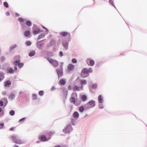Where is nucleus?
I'll return each instance as SVG.
<instances>
[{
    "label": "nucleus",
    "mask_w": 147,
    "mask_h": 147,
    "mask_svg": "<svg viewBox=\"0 0 147 147\" xmlns=\"http://www.w3.org/2000/svg\"><path fill=\"white\" fill-rule=\"evenodd\" d=\"M92 68H90L89 69L86 68H84L82 70V74L81 75V76L82 78H84L87 77L88 75L86 76L84 75V74H87L89 73H92Z\"/></svg>",
    "instance_id": "1"
},
{
    "label": "nucleus",
    "mask_w": 147,
    "mask_h": 147,
    "mask_svg": "<svg viewBox=\"0 0 147 147\" xmlns=\"http://www.w3.org/2000/svg\"><path fill=\"white\" fill-rule=\"evenodd\" d=\"M47 59L49 62L55 67H56L58 66V63L56 60L49 58H48Z\"/></svg>",
    "instance_id": "2"
},
{
    "label": "nucleus",
    "mask_w": 147,
    "mask_h": 147,
    "mask_svg": "<svg viewBox=\"0 0 147 147\" xmlns=\"http://www.w3.org/2000/svg\"><path fill=\"white\" fill-rule=\"evenodd\" d=\"M12 139L14 142L18 144H23L21 140L16 136H12L11 137Z\"/></svg>",
    "instance_id": "3"
},
{
    "label": "nucleus",
    "mask_w": 147,
    "mask_h": 147,
    "mask_svg": "<svg viewBox=\"0 0 147 147\" xmlns=\"http://www.w3.org/2000/svg\"><path fill=\"white\" fill-rule=\"evenodd\" d=\"M73 96H74L75 97H76L77 96V94L76 93L74 94H73L70 100L71 102L73 103L74 104H75L76 102V98L74 97Z\"/></svg>",
    "instance_id": "4"
},
{
    "label": "nucleus",
    "mask_w": 147,
    "mask_h": 147,
    "mask_svg": "<svg viewBox=\"0 0 147 147\" xmlns=\"http://www.w3.org/2000/svg\"><path fill=\"white\" fill-rule=\"evenodd\" d=\"M86 62L89 65L91 66H93L94 63V61L90 59H87L86 60Z\"/></svg>",
    "instance_id": "5"
},
{
    "label": "nucleus",
    "mask_w": 147,
    "mask_h": 147,
    "mask_svg": "<svg viewBox=\"0 0 147 147\" xmlns=\"http://www.w3.org/2000/svg\"><path fill=\"white\" fill-rule=\"evenodd\" d=\"M95 101L92 100L90 101L87 103L89 107H93L95 106Z\"/></svg>",
    "instance_id": "6"
},
{
    "label": "nucleus",
    "mask_w": 147,
    "mask_h": 147,
    "mask_svg": "<svg viewBox=\"0 0 147 147\" xmlns=\"http://www.w3.org/2000/svg\"><path fill=\"white\" fill-rule=\"evenodd\" d=\"M57 71L59 77L62 76L63 74V69L62 68L60 69L57 68Z\"/></svg>",
    "instance_id": "7"
},
{
    "label": "nucleus",
    "mask_w": 147,
    "mask_h": 147,
    "mask_svg": "<svg viewBox=\"0 0 147 147\" xmlns=\"http://www.w3.org/2000/svg\"><path fill=\"white\" fill-rule=\"evenodd\" d=\"M60 35L63 36H67L69 37L70 36V34L69 33L65 32H62L60 33Z\"/></svg>",
    "instance_id": "8"
},
{
    "label": "nucleus",
    "mask_w": 147,
    "mask_h": 147,
    "mask_svg": "<svg viewBox=\"0 0 147 147\" xmlns=\"http://www.w3.org/2000/svg\"><path fill=\"white\" fill-rule=\"evenodd\" d=\"M98 102L100 103H102L103 102V98L102 96L100 95L99 96L98 98Z\"/></svg>",
    "instance_id": "9"
},
{
    "label": "nucleus",
    "mask_w": 147,
    "mask_h": 147,
    "mask_svg": "<svg viewBox=\"0 0 147 147\" xmlns=\"http://www.w3.org/2000/svg\"><path fill=\"white\" fill-rule=\"evenodd\" d=\"M11 85V82L10 81H7L5 82V86L9 87Z\"/></svg>",
    "instance_id": "10"
},
{
    "label": "nucleus",
    "mask_w": 147,
    "mask_h": 147,
    "mask_svg": "<svg viewBox=\"0 0 147 147\" xmlns=\"http://www.w3.org/2000/svg\"><path fill=\"white\" fill-rule=\"evenodd\" d=\"M40 140L42 141H46L48 140L47 139V137L45 136L42 135L41 137Z\"/></svg>",
    "instance_id": "11"
},
{
    "label": "nucleus",
    "mask_w": 147,
    "mask_h": 147,
    "mask_svg": "<svg viewBox=\"0 0 147 147\" xmlns=\"http://www.w3.org/2000/svg\"><path fill=\"white\" fill-rule=\"evenodd\" d=\"M74 66L71 64H69L68 66V69L69 70H71L74 69Z\"/></svg>",
    "instance_id": "12"
},
{
    "label": "nucleus",
    "mask_w": 147,
    "mask_h": 147,
    "mask_svg": "<svg viewBox=\"0 0 147 147\" xmlns=\"http://www.w3.org/2000/svg\"><path fill=\"white\" fill-rule=\"evenodd\" d=\"M40 32V30L39 28H36L35 30H34L33 31V33L34 34H36Z\"/></svg>",
    "instance_id": "13"
},
{
    "label": "nucleus",
    "mask_w": 147,
    "mask_h": 147,
    "mask_svg": "<svg viewBox=\"0 0 147 147\" xmlns=\"http://www.w3.org/2000/svg\"><path fill=\"white\" fill-rule=\"evenodd\" d=\"M74 91H80V90L79 88L77 86H74L72 88Z\"/></svg>",
    "instance_id": "14"
},
{
    "label": "nucleus",
    "mask_w": 147,
    "mask_h": 147,
    "mask_svg": "<svg viewBox=\"0 0 147 147\" xmlns=\"http://www.w3.org/2000/svg\"><path fill=\"white\" fill-rule=\"evenodd\" d=\"M62 85H64L66 83L65 81L63 79H61L59 82Z\"/></svg>",
    "instance_id": "15"
},
{
    "label": "nucleus",
    "mask_w": 147,
    "mask_h": 147,
    "mask_svg": "<svg viewBox=\"0 0 147 147\" xmlns=\"http://www.w3.org/2000/svg\"><path fill=\"white\" fill-rule=\"evenodd\" d=\"M73 115L74 117L77 118L79 117V114L77 112L75 111Z\"/></svg>",
    "instance_id": "16"
},
{
    "label": "nucleus",
    "mask_w": 147,
    "mask_h": 147,
    "mask_svg": "<svg viewBox=\"0 0 147 147\" xmlns=\"http://www.w3.org/2000/svg\"><path fill=\"white\" fill-rule=\"evenodd\" d=\"M30 34V32L28 30L26 31L24 33V35L25 36H28Z\"/></svg>",
    "instance_id": "17"
},
{
    "label": "nucleus",
    "mask_w": 147,
    "mask_h": 147,
    "mask_svg": "<svg viewBox=\"0 0 147 147\" xmlns=\"http://www.w3.org/2000/svg\"><path fill=\"white\" fill-rule=\"evenodd\" d=\"M8 72L10 74H13L14 73V70L11 68H9L8 70Z\"/></svg>",
    "instance_id": "18"
},
{
    "label": "nucleus",
    "mask_w": 147,
    "mask_h": 147,
    "mask_svg": "<svg viewBox=\"0 0 147 147\" xmlns=\"http://www.w3.org/2000/svg\"><path fill=\"white\" fill-rule=\"evenodd\" d=\"M15 97V95L13 94H11L9 96V98L12 100Z\"/></svg>",
    "instance_id": "19"
},
{
    "label": "nucleus",
    "mask_w": 147,
    "mask_h": 147,
    "mask_svg": "<svg viewBox=\"0 0 147 147\" xmlns=\"http://www.w3.org/2000/svg\"><path fill=\"white\" fill-rule=\"evenodd\" d=\"M35 54V53L34 51H32L29 53V55L30 57H32Z\"/></svg>",
    "instance_id": "20"
},
{
    "label": "nucleus",
    "mask_w": 147,
    "mask_h": 147,
    "mask_svg": "<svg viewBox=\"0 0 147 147\" xmlns=\"http://www.w3.org/2000/svg\"><path fill=\"white\" fill-rule=\"evenodd\" d=\"M84 109V107L83 106L80 107L79 109V111L81 112H82L83 111Z\"/></svg>",
    "instance_id": "21"
},
{
    "label": "nucleus",
    "mask_w": 147,
    "mask_h": 147,
    "mask_svg": "<svg viewBox=\"0 0 147 147\" xmlns=\"http://www.w3.org/2000/svg\"><path fill=\"white\" fill-rule=\"evenodd\" d=\"M82 100L83 101H85L87 99V97L86 95H83L82 96Z\"/></svg>",
    "instance_id": "22"
},
{
    "label": "nucleus",
    "mask_w": 147,
    "mask_h": 147,
    "mask_svg": "<svg viewBox=\"0 0 147 147\" xmlns=\"http://www.w3.org/2000/svg\"><path fill=\"white\" fill-rule=\"evenodd\" d=\"M26 24L27 26H30L32 25V23L30 21H27Z\"/></svg>",
    "instance_id": "23"
},
{
    "label": "nucleus",
    "mask_w": 147,
    "mask_h": 147,
    "mask_svg": "<svg viewBox=\"0 0 147 147\" xmlns=\"http://www.w3.org/2000/svg\"><path fill=\"white\" fill-rule=\"evenodd\" d=\"M81 84L82 85L85 84L86 83V80H81Z\"/></svg>",
    "instance_id": "24"
},
{
    "label": "nucleus",
    "mask_w": 147,
    "mask_h": 147,
    "mask_svg": "<svg viewBox=\"0 0 147 147\" xmlns=\"http://www.w3.org/2000/svg\"><path fill=\"white\" fill-rule=\"evenodd\" d=\"M45 34H41L38 36V40H39L40 39H41L42 38L44 37L45 36Z\"/></svg>",
    "instance_id": "25"
},
{
    "label": "nucleus",
    "mask_w": 147,
    "mask_h": 147,
    "mask_svg": "<svg viewBox=\"0 0 147 147\" xmlns=\"http://www.w3.org/2000/svg\"><path fill=\"white\" fill-rule=\"evenodd\" d=\"M44 46V44L42 43V44H39L38 46V47L40 49H42V47Z\"/></svg>",
    "instance_id": "26"
},
{
    "label": "nucleus",
    "mask_w": 147,
    "mask_h": 147,
    "mask_svg": "<svg viewBox=\"0 0 147 147\" xmlns=\"http://www.w3.org/2000/svg\"><path fill=\"white\" fill-rule=\"evenodd\" d=\"M63 46L65 48L66 50L67 49L68 45V44L67 43H64Z\"/></svg>",
    "instance_id": "27"
},
{
    "label": "nucleus",
    "mask_w": 147,
    "mask_h": 147,
    "mask_svg": "<svg viewBox=\"0 0 147 147\" xmlns=\"http://www.w3.org/2000/svg\"><path fill=\"white\" fill-rule=\"evenodd\" d=\"M3 5L6 8H8L9 7V5L6 2H4Z\"/></svg>",
    "instance_id": "28"
},
{
    "label": "nucleus",
    "mask_w": 147,
    "mask_h": 147,
    "mask_svg": "<svg viewBox=\"0 0 147 147\" xmlns=\"http://www.w3.org/2000/svg\"><path fill=\"white\" fill-rule=\"evenodd\" d=\"M10 115L11 116H13L14 115L15 111L13 110L11 111L9 113Z\"/></svg>",
    "instance_id": "29"
},
{
    "label": "nucleus",
    "mask_w": 147,
    "mask_h": 147,
    "mask_svg": "<svg viewBox=\"0 0 147 147\" xmlns=\"http://www.w3.org/2000/svg\"><path fill=\"white\" fill-rule=\"evenodd\" d=\"M20 61L18 60L14 62V63L16 65H18V64L20 63Z\"/></svg>",
    "instance_id": "30"
},
{
    "label": "nucleus",
    "mask_w": 147,
    "mask_h": 147,
    "mask_svg": "<svg viewBox=\"0 0 147 147\" xmlns=\"http://www.w3.org/2000/svg\"><path fill=\"white\" fill-rule=\"evenodd\" d=\"M37 95L36 94H33L32 95L33 99L35 100L37 99Z\"/></svg>",
    "instance_id": "31"
},
{
    "label": "nucleus",
    "mask_w": 147,
    "mask_h": 147,
    "mask_svg": "<svg viewBox=\"0 0 147 147\" xmlns=\"http://www.w3.org/2000/svg\"><path fill=\"white\" fill-rule=\"evenodd\" d=\"M16 47V45H12L10 47V49L12 50V49L15 48Z\"/></svg>",
    "instance_id": "32"
},
{
    "label": "nucleus",
    "mask_w": 147,
    "mask_h": 147,
    "mask_svg": "<svg viewBox=\"0 0 147 147\" xmlns=\"http://www.w3.org/2000/svg\"><path fill=\"white\" fill-rule=\"evenodd\" d=\"M23 65L24 64L23 63H19V64H18V66L20 68H21L23 66Z\"/></svg>",
    "instance_id": "33"
},
{
    "label": "nucleus",
    "mask_w": 147,
    "mask_h": 147,
    "mask_svg": "<svg viewBox=\"0 0 147 147\" xmlns=\"http://www.w3.org/2000/svg\"><path fill=\"white\" fill-rule=\"evenodd\" d=\"M18 21L21 22H24V20L21 18H19L18 19Z\"/></svg>",
    "instance_id": "34"
},
{
    "label": "nucleus",
    "mask_w": 147,
    "mask_h": 147,
    "mask_svg": "<svg viewBox=\"0 0 147 147\" xmlns=\"http://www.w3.org/2000/svg\"><path fill=\"white\" fill-rule=\"evenodd\" d=\"M38 94L40 96H42L44 92L43 91H40L39 92Z\"/></svg>",
    "instance_id": "35"
},
{
    "label": "nucleus",
    "mask_w": 147,
    "mask_h": 147,
    "mask_svg": "<svg viewBox=\"0 0 147 147\" xmlns=\"http://www.w3.org/2000/svg\"><path fill=\"white\" fill-rule=\"evenodd\" d=\"M31 44V42L30 41H27L26 42V44L27 46H30Z\"/></svg>",
    "instance_id": "36"
},
{
    "label": "nucleus",
    "mask_w": 147,
    "mask_h": 147,
    "mask_svg": "<svg viewBox=\"0 0 147 147\" xmlns=\"http://www.w3.org/2000/svg\"><path fill=\"white\" fill-rule=\"evenodd\" d=\"M109 3L113 6H114V4L112 0H109Z\"/></svg>",
    "instance_id": "37"
},
{
    "label": "nucleus",
    "mask_w": 147,
    "mask_h": 147,
    "mask_svg": "<svg viewBox=\"0 0 147 147\" xmlns=\"http://www.w3.org/2000/svg\"><path fill=\"white\" fill-rule=\"evenodd\" d=\"M72 62L74 63H76L77 62V60L75 59H73L72 60Z\"/></svg>",
    "instance_id": "38"
},
{
    "label": "nucleus",
    "mask_w": 147,
    "mask_h": 147,
    "mask_svg": "<svg viewBox=\"0 0 147 147\" xmlns=\"http://www.w3.org/2000/svg\"><path fill=\"white\" fill-rule=\"evenodd\" d=\"M3 105V102L1 100H0V106L2 107Z\"/></svg>",
    "instance_id": "39"
},
{
    "label": "nucleus",
    "mask_w": 147,
    "mask_h": 147,
    "mask_svg": "<svg viewBox=\"0 0 147 147\" xmlns=\"http://www.w3.org/2000/svg\"><path fill=\"white\" fill-rule=\"evenodd\" d=\"M97 86V85L96 84H94L92 85V88L94 89H95L96 88Z\"/></svg>",
    "instance_id": "40"
},
{
    "label": "nucleus",
    "mask_w": 147,
    "mask_h": 147,
    "mask_svg": "<svg viewBox=\"0 0 147 147\" xmlns=\"http://www.w3.org/2000/svg\"><path fill=\"white\" fill-rule=\"evenodd\" d=\"M4 124L3 123H1L0 124V125L2 127H0V129H1L2 128V127L4 126Z\"/></svg>",
    "instance_id": "41"
},
{
    "label": "nucleus",
    "mask_w": 147,
    "mask_h": 147,
    "mask_svg": "<svg viewBox=\"0 0 147 147\" xmlns=\"http://www.w3.org/2000/svg\"><path fill=\"white\" fill-rule=\"evenodd\" d=\"M68 89L69 90H71L72 89V87L71 86V85H69L68 86Z\"/></svg>",
    "instance_id": "42"
},
{
    "label": "nucleus",
    "mask_w": 147,
    "mask_h": 147,
    "mask_svg": "<svg viewBox=\"0 0 147 147\" xmlns=\"http://www.w3.org/2000/svg\"><path fill=\"white\" fill-rule=\"evenodd\" d=\"M25 118H22L19 120V122H21L22 121H24L25 120Z\"/></svg>",
    "instance_id": "43"
},
{
    "label": "nucleus",
    "mask_w": 147,
    "mask_h": 147,
    "mask_svg": "<svg viewBox=\"0 0 147 147\" xmlns=\"http://www.w3.org/2000/svg\"><path fill=\"white\" fill-rule=\"evenodd\" d=\"M42 26V27L43 28V29H44L45 30L47 31V32L49 31L48 30L47 28H45V26Z\"/></svg>",
    "instance_id": "44"
},
{
    "label": "nucleus",
    "mask_w": 147,
    "mask_h": 147,
    "mask_svg": "<svg viewBox=\"0 0 147 147\" xmlns=\"http://www.w3.org/2000/svg\"><path fill=\"white\" fill-rule=\"evenodd\" d=\"M99 107L100 109H102L103 108V106L101 104H99Z\"/></svg>",
    "instance_id": "45"
},
{
    "label": "nucleus",
    "mask_w": 147,
    "mask_h": 147,
    "mask_svg": "<svg viewBox=\"0 0 147 147\" xmlns=\"http://www.w3.org/2000/svg\"><path fill=\"white\" fill-rule=\"evenodd\" d=\"M15 128V127H11V128L10 129V130L11 131H13L14 130V129Z\"/></svg>",
    "instance_id": "46"
},
{
    "label": "nucleus",
    "mask_w": 147,
    "mask_h": 147,
    "mask_svg": "<svg viewBox=\"0 0 147 147\" xmlns=\"http://www.w3.org/2000/svg\"><path fill=\"white\" fill-rule=\"evenodd\" d=\"M63 62H61L60 63V67H61V68H62V66H63Z\"/></svg>",
    "instance_id": "47"
},
{
    "label": "nucleus",
    "mask_w": 147,
    "mask_h": 147,
    "mask_svg": "<svg viewBox=\"0 0 147 147\" xmlns=\"http://www.w3.org/2000/svg\"><path fill=\"white\" fill-rule=\"evenodd\" d=\"M6 15L7 16H9L10 15V12L9 11L7 12L6 13Z\"/></svg>",
    "instance_id": "48"
},
{
    "label": "nucleus",
    "mask_w": 147,
    "mask_h": 147,
    "mask_svg": "<svg viewBox=\"0 0 147 147\" xmlns=\"http://www.w3.org/2000/svg\"><path fill=\"white\" fill-rule=\"evenodd\" d=\"M59 54L61 56H62L63 55V52L61 51H60L59 52Z\"/></svg>",
    "instance_id": "49"
},
{
    "label": "nucleus",
    "mask_w": 147,
    "mask_h": 147,
    "mask_svg": "<svg viewBox=\"0 0 147 147\" xmlns=\"http://www.w3.org/2000/svg\"><path fill=\"white\" fill-rule=\"evenodd\" d=\"M7 94V93L5 91H4V92H2V94L3 95H5L6 94Z\"/></svg>",
    "instance_id": "50"
},
{
    "label": "nucleus",
    "mask_w": 147,
    "mask_h": 147,
    "mask_svg": "<svg viewBox=\"0 0 147 147\" xmlns=\"http://www.w3.org/2000/svg\"><path fill=\"white\" fill-rule=\"evenodd\" d=\"M5 59L4 58V57H2L1 58V60L2 61H4Z\"/></svg>",
    "instance_id": "51"
},
{
    "label": "nucleus",
    "mask_w": 147,
    "mask_h": 147,
    "mask_svg": "<svg viewBox=\"0 0 147 147\" xmlns=\"http://www.w3.org/2000/svg\"><path fill=\"white\" fill-rule=\"evenodd\" d=\"M15 69L16 70H17V68L16 66H15Z\"/></svg>",
    "instance_id": "52"
},
{
    "label": "nucleus",
    "mask_w": 147,
    "mask_h": 147,
    "mask_svg": "<svg viewBox=\"0 0 147 147\" xmlns=\"http://www.w3.org/2000/svg\"><path fill=\"white\" fill-rule=\"evenodd\" d=\"M16 15L17 16H19V14L18 13H16Z\"/></svg>",
    "instance_id": "53"
},
{
    "label": "nucleus",
    "mask_w": 147,
    "mask_h": 147,
    "mask_svg": "<svg viewBox=\"0 0 147 147\" xmlns=\"http://www.w3.org/2000/svg\"><path fill=\"white\" fill-rule=\"evenodd\" d=\"M2 111L1 108L0 107V112H1Z\"/></svg>",
    "instance_id": "54"
},
{
    "label": "nucleus",
    "mask_w": 147,
    "mask_h": 147,
    "mask_svg": "<svg viewBox=\"0 0 147 147\" xmlns=\"http://www.w3.org/2000/svg\"><path fill=\"white\" fill-rule=\"evenodd\" d=\"M13 147H19V146H18L16 145L14 146Z\"/></svg>",
    "instance_id": "55"
},
{
    "label": "nucleus",
    "mask_w": 147,
    "mask_h": 147,
    "mask_svg": "<svg viewBox=\"0 0 147 147\" xmlns=\"http://www.w3.org/2000/svg\"><path fill=\"white\" fill-rule=\"evenodd\" d=\"M55 147H61L59 146H55Z\"/></svg>",
    "instance_id": "56"
},
{
    "label": "nucleus",
    "mask_w": 147,
    "mask_h": 147,
    "mask_svg": "<svg viewBox=\"0 0 147 147\" xmlns=\"http://www.w3.org/2000/svg\"><path fill=\"white\" fill-rule=\"evenodd\" d=\"M2 80V79H1L0 78V82Z\"/></svg>",
    "instance_id": "57"
},
{
    "label": "nucleus",
    "mask_w": 147,
    "mask_h": 147,
    "mask_svg": "<svg viewBox=\"0 0 147 147\" xmlns=\"http://www.w3.org/2000/svg\"><path fill=\"white\" fill-rule=\"evenodd\" d=\"M39 142H39H39H38V141H37V143H39Z\"/></svg>",
    "instance_id": "58"
},
{
    "label": "nucleus",
    "mask_w": 147,
    "mask_h": 147,
    "mask_svg": "<svg viewBox=\"0 0 147 147\" xmlns=\"http://www.w3.org/2000/svg\"><path fill=\"white\" fill-rule=\"evenodd\" d=\"M2 111V112H3L2 114H3V111Z\"/></svg>",
    "instance_id": "59"
}]
</instances>
